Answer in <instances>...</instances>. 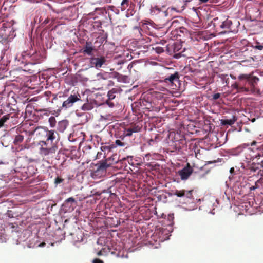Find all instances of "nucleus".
Instances as JSON below:
<instances>
[{"instance_id":"obj_1","label":"nucleus","mask_w":263,"mask_h":263,"mask_svg":"<svg viewBox=\"0 0 263 263\" xmlns=\"http://www.w3.org/2000/svg\"><path fill=\"white\" fill-rule=\"evenodd\" d=\"M53 99H59L60 101H63L62 106L59 108L57 111H54L55 112L52 113L53 115L56 116L59 115L61 110H66L68 108L72 107L74 103L79 101H81L80 96L75 93L71 94L69 96H67L65 95H60L58 96L56 95Z\"/></svg>"},{"instance_id":"obj_2","label":"nucleus","mask_w":263,"mask_h":263,"mask_svg":"<svg viewBox=\"0 0 263 263\" xmlns=\"http://www.w3.org/2000/svg\"><path fill=\"white\" fill-rule=\"evenodd\" d=\"M110 166V164H108L107 160L99 161L96 164H95V168L91 171V176L94 179L100 178L101 176H104L107 171V169Z\"/></svg>"},{"instance_id":"obj_3","label":"nucleus","mask_w":263,"mask_h":263,"mask_svg":"<svg viewBox=\"0 0 263 263\" xmlns=\"http://www.w3.org/2000/svg\"><path fill=\"white\" fill-rule=\"evenodd\" d=\"M77 203L78 202L74 197H71L67 198L64 200L61 206L59 211L60 213L61 214H64L66 213L71 212L74 210Z\"/></svg>"},{"instance_id":"obj_4","label":"nucleus","mask_w":263,"mask_h":263,"mask_svg":"<svg viewBox=\"0 0 263 263\" xmlns=\"http://www.w3.org/2000/svg\"><path fill=\"white\" fill-rule=\"evenodd\" d=\"M238 78L243 84L247 83L251 86H254L259 81V78L257 76L251 74H241Z\"/></svg>"},{"instance_id":"obj_5","label":"nucleus","mask_w":263,"mask_h":263,"mask_svg":"<svg viewBox=\"0 0 263 263\" xmlns=\"http://www.w3.org/2000/svg\"><path fill=\"white\" fill-rule=\"evenodd\" d=\"M40 128L43 130L44 133L45 134L47 141H50L51 143H52L53 140L56 138V135H58V133L54 130H48V128L45 126L37 127L36 129Z\"/></svg>"},{"instance_id":"obj_6","label":"nucleus","mask_w":263,"mask_h":263,"mask_svg":"<svg viewBox=\"0 0 263 263\" xmlns=\"http://www.w3.org/2000/svg\"><path fill=\"white\" fill-rule=\"evenodd\" d=\"M250 157H246L247 159H250L254 161L257 165H259L260 168H263V153H257L255 155L249 154Z\"/></svg>"},{"instance_id":"obj_7","label":"nucleus","mask_w":263,"mask_h":263,"mask_svg":"<svg viewBox=\"0 0 263 263\" xmlns=\"http://www.w3.org/2000/svg\"><path fill=\"white\" fill-rule=\"evenodd\" d=\"M247 114L248 120L252 122H254L257 119H258L261 116V114L259 112V110L257 108L249 109L248 112L246 111Z\"/></svg>"},{"instance_id":"obj_8","label":"nucleus","mask_w":263,"mask_h":263,"mask_svg":"<svg viewBox=\"0 0 263 263\" xmlns=\"http://www.w3.org/2000/svg\"><path fill=\"white\" fill-rule=\"evenodd\" d=\"M193 171V168L191 166L184 167L182 169L178 171V174L180 176L181 179L185 180L191 175Z\"/></svg>"},{"instance_id":"obj_9","label":"nucleus","mask_w":263,"mask_h":263,"mask_svg":"<svg viewBox=\"0 0 263 263\" xmlns=\"http://www.w3.org/2000/svg\"><path fill=\"white\" fill-rule=\"evenodd\" d=\"M83 52L89 55L92 56L95 50V47L90 42H86L83 47Z\"/></svg>"},{"instance_id":"obj_10","label":"nucleus","mask_w":263,"mask_h":263,"mask_svg":"<svg viewBox=\"0 0 263 263\" xmlns=\"http://www.w3.org/2000/svg\"><path fill=\"white\" fill-rule=\"evenodd\" d=\"M91 58L94 62L95 68L97 69L101 68L106 61L105 58L103 56H100L99 57H92Z\"/></svg>"},{"instance_id":"obj_11","label":"nucleus","mask_w":263,"mask_h":263,"mask_svg":"<svg viewBox=\"0 0 263 263\" xmlns=\"http://www.w3.org/2000/svg\"><path fill=\"white\" fill-rule=\"evenodd\" d=\"M179 79V73L178 71H175L174 73L168 76L164 79V81L166 83L169 82L171 86H172L173 84L175 82H178Z\"/></svg>"},{"instance_id":"obj_12","label":"nucleus","mask_w":263,"mask_h":263,"mask_svg":"<svg viewBox=\"0 0 263 263\" xmlns=\"http://www.w3.org/2000/svg\"><path fill=\"white\" fill-rule=\"evenodd\" d=\"M26 55L31 58L34 61V62L31 63L32 64H36L37 63H40L42 61V57L40 54L38 53L37 52H33V53L32 54H30V53L27 54L26 52H25L24 53H22L23 57H25L26 56Z\"/></svg>"},{"instance_id":"obj_13","label":"nucleus","mask_w":263,"mask_h":263,"mask_svg":"<svg viewBox=\"0 0 263 263\" xmlns=\"http://www.w3.org/2000/svg\"><path fill=\"white\" fill-rule=\"evenodd\" d=\"M58 147L55 145H52L51 147H44L43 145H41V147L40 148L41 153L45 156L48 155L50 153H54L55 151L57 150Z\"/></svg>"},{"instance_id":"obj_14","label":"nucleus","mask_w":263,"mask_h":263,"mask_svg":"<svg viewBox=\"0 0 263 263\" xmlns=\"http://www.w3.org/2000/svg\"><path fill=\"white\" fill-rule=\"evenodd\" d=\"M169 11L170 8H168V9L166 11H162L157 6H155L154 7L152 8L151 9V13L152 15L159 14L160 16L167 17L168 15Z\"/></svg>"},{"instance_id":"obj_15","label":"nucleus","mask_w":263,"mask_h":263,"mask_svg":"<svg viewBox=\"0 0 263 263\" xmlns=\"http://www.w3.org/2000/svg\"><path fill=\"white\" fill-rule=\"evenodd\" d=\"M69 122L67 120H62L58 123L57 130L63 133L66 129L68 125Z\"/></svg>"},{"instance_id":"obj_16","label":"nucleus","mask_w":263,"mask_h":263,"mask_svg":"<svg viewBox=\"0 0 263 263\" xmlns=\"http://www.w3.org/2000/svg\"><path fill=\"white\" fill-rule=\"evenodd\" d=\"M174 219V213H170L167 215V220L168 221L169 223L167 224V228L166 229L167 231L169 233H171L173 231V226L174 224V222L173 221Z\"/></svg>"},{"instance_id":"obj_17","label":"nucleus","mask_w":263,"mask_h":263,"mask_svg":"<svg viewBox=\"0 0 263 263\" xmlns=\"http://www.w3.org/2000/svg\"><path fill=\"white\" fill-rule=\"evenodd\" d=\"M236 121V119L234 117H233L232 119H222L220 120V123L223 126H231L233 125Z\"/></svg>"},{"instance_id":"obj_18","label":"nucleus","mask_w":263,"mask_h":263,"mask_svg":"<svg viewBox=\"0 0 263 263\" xmlns=\"http://www.w3.org/2000/svg\"><path fill=\"white\" fill-rule=\"evenodd\" d=\"M232 24V21L227 19L222 22L221 24L220 25V27L221 29H230Z\"/></svg>"},{"instance_id":"obj_19","label":"nucleus","mask_w":263,"mask_h":263,"mask_svg":"<svg viewBox=\"0 0 263 263\" xmlns=\"http://www.w3.org/2000/svg\"><path fill=\"white\" fill-rule=\"evenodd\" d=\"M94 108L93 104L92 103H84L81 107V108L82 110L84 111H88L91 110Z\"/></svg>"},{"instance_id":"obj_20","label":"nucleus","mask_w":263,"mask_h":263,"mask_svg":"<svg viewBox=\"0 0 263 263\" xmlns=\"http://www.w3.org/2000/svg\"><path fill=\"white\" fill-rule=\"evenodd\" d=\"M117 92V90L116 88H112L107 93L108 100H112L116 97L115 93Z\"/></svg>"},{"instance_id":"obj_21","label":"nucleus","mask_w":263,"mask_h":263,"mask_svg":"<svg viewBox=\"0 0 263 263\" xmlns=\"http://www.w3.org/2000/svg\"><path fill=\"white\" fill-rule=\"evenodd\" d=\"M193 190H189V191H186L183 190V193L184 194V197L186 199L191 200L193 199V195H192V192Z\"/></svg>"},{"instance_id":"obj_22","label":"nucleus","mask_w":263,"mask_h":263,"mask_svg":"<svg viewBox=\"0 0 263 263\" xmlns=\"http://www.w3.org/2000/svg\"><path fill=\"white\" fill-rule=\"evenodd\" d=\"M256 207L258 206L261 210L263 211V198L259 197L256 200L255 199Z\"/></svg>"},{"instance_id":"obj_23","label":"nucleus","mask_w":263,"mask_h":263,"mask_svg":"<svg viewBox=\"0 0 263 263\" xmlns=\"http://www.w3.org/2000/svg\"><path fill=\"white\" fill-rule=\"evenodd\" d=\"M24 140V136L21 135H17L15 136L14 141L13 143L15 145H17L20 143L22 142Z\"/></svg>"},{"instance_id":"obj_24","label":"nucleus","mask_w":263,"mask_h":263,"mask_svg":"<svg viewBox=\"0 0 263 263\" xmlns=\"http://www.w3.org/2000/svg\"><path fill=\"white\" fill-rule=\"evenodd\" d=\"M95 10L98 14L103 16H105L107 13L106 10L104 8H96Z\"/></svg>"},{"instance_id":"obj_25","label":"nucleus","mask_w":263,"mask_h":263,"mask_svg":"<svg viewBox=\"0 0 263 263\" xmlns=\"http://www.w3.org/2000/svg\"><path fill=\"white\" fill-rule=\"evenodd\" d=\"M259 165H257L255 162H254L252 165H249V168L251 172H256L258 170H259L260 167H259Z\"/></svg>"},{"instance_id":"obj_26","label":"nucleus","mask_w":263,"mask_h":263,"mask_svg":"<svg viewBox=\"0 0 263 263\" xmlns=\"http://www.w3.org/2000/svg\"><path fill=\"white\" fill-rule=\"evenodd\" d=\"M101 193L100 192L96 190H93L91 192L90 194L88 195V197H96V198H94L95 202H96V200L98 199V197L101 195Z\"/></svg>"},{"instance_id":"obj_27","label":"nucleus","mask_w":263,"mask_h":263,"mask_svg":"<svg viewBox=\"0 0 263 263\" xmlns=\"http://www.w3.org/2000/svg\"><path fill=\"white\" fill-rule=\"evenodd\" d=\"M119 76L117 78L118 82L126 83L128 79V77L125 75H122L118 74Z\"/></svg>"},{"instance_id":"obj_28","label":"nucleus","mask_w":263,"mask_h":263,"mask_svg":"<svg viewBox=\"0 0 263 263\" xmlns=\"http://www.w3.org/2000/svg\"><path fill=\"white\" fill-rule=\"evenodd\" d=\"M116 147L115 146H114V145H109V146H102L101 147H100V149L102 151V152H106V151H108V152H110L112 148Z\"/></svg>"},{"instance_id":"obj_29","label":"nucleus","mask_w":263,"mask_h":263,"mask_svg":"<svg viewBox=\"0 0 263 263\" xmlns=\"http://www.w3.org/2000/svg\"><path fill=\"white\" fill-rule=\"evenodd\" d=\"M252 48L254 49L258 50H263V43H260L259 42H256L255 45L252 46Z\"/></svg>"},{"instance_id":"obj_30","label":"nucleus","mask_w":263,"mask_h":263,"mask_svg":"<svg viewBox=\"0 0 263 263\" xmlns=\"http://www.w3.org/2000/svg\"><path fill=\"white\" fill-rule=\"evenodd\" d=\"M48 122L49 123V124H50V126L51 127L53 128L55 126L57 121L55 119V117H52V116L50 117L48 119Z\"/></svg>"},{"instance_id":"obj_31","label":"nucleus","mask_w":263,"mask_h":263,"mask_svg":"<svg viewBox=\"0 0 263 263\" xmlns=\"http://www.w3.org/2000/svg\"><path fill=\"white\" fill-rule=\"evenodd\" d=\"M183 190H175L172 194L173 195H175L178 197H184V194L183 192Z\"/></svg>"},{"instance_id":"obj_32","label":"nucleus","mask_w":263,"mask_h":263,"mask_svg":"<svg viewBox=\"0 0 263 263\" xmlns=\"http://www.w3.org/2000/svg\"><path fill=\"white\" fill-rule=\"evenodd\" d=\"M44 15H45V14H43V15H42L41 16L37 15L35 18V22L36 23L40 24L41 27L42 23L43 22Z\"/></svg>"},{"instance_id":"obj_33","label":"nucleus","mask_w":263,"mask_h":263,"mask_svg":"<svg viewBox=\"0 0 263 263\" xmlns=\"http://www.w3.org/2000/svg\"><path fill=\"white\" fill-rule=\"evenodd\" d=\"M166 51L167 53L170 55L174 53L173 44H168L166 47Z\"/></svg>"},{"instance_id":"obj_34","label":"nucleus","mask_w":263,"mask_h":263,"mask_svg":"<svg viewBox=\"0 0 263 263\" xmlns=\"http://www.w3.org/2000/svg\"><path fill=\"white\" fill-rule=\"evenodd\" d=\"M154 50L155 52L158 54H161L164 51V48L160 46L156 47L154 48Z\"/></svg>"},{"instance_id":"obj_35","label":"nucleus","mask_w":263,"mask_h":263,"mask_svg":"<svg viewBox=\"0 0 263 263\" xmlns=\"http://www.w3.org/2000/svg\"><path fill=\"white\" fill-rule=\"evenodd\" d=\"M6 50H2L1 51V53L0 54V62H1V64H5L4 63V57H5V54Z\"/></svg>"},{"instance_id":"obj_36","label":"nucleus","mask_w":263,"mask_h":263,"mask_svg":"<svg viewBox=\"0 0 263 263\" xmlns=\"http://www.w3.org/2000/svg\"><path fill=\"white\" fill-rule=\"evenodd\" d=\"M133 133V131L130 128H127L124 131V136H130Z\"/></svg>"},{"instance_id":"obj_37","label":"nucleus","mask_w":263,"mask_h":263,"mask_svg":"<svg viewBox=\"0 0 263 263\" xmlns=\"http://www.w3.org/2000/svg\"><path fill=\"white\" fill-rule=\"evenodd\" d=\"M173 52L175 53L176 51H178L180 49V45L173 43Z\"/></svg>"},{"instance_id":"obj_38","label":"nucleus","mask_w":263,"mask_h":263,"mask_svg":"<svg viewBox=\"0 0 263 263\" xmlns=\"http://www.w3.org/2000/svg\"><path fill=\"white\" fill-rule=\"evenodd\" d=\"M50 22V20L48 17H44L43 22L42 23V27H43L47 24H49Z\"/></svg>"},{"instance_id":"obj_39","label":"nucleus","mask_w":263,"mask_h":263,"mask_svg":"<svg viewBox=\"0 0 263 263\" xmlns=\"http://www.w3.org/2000/svg\"><path fill=\"white\" fill-rule=\"evenodd\" d=\"M242 151V148L240 147H237L236 149L233 151L232 155H238Z\"/></svg>"},{"instance_id":"obj_40","label":"nucleus","mask_w":263,"mask_h":263,"mask_svg":"<svg viewBox=\"0 0 263 263\" xmlns=\"http://www.w3.org/2000/svg\"><path fill=\"white\" fill-rule=\"evenodd\" d=\"M218 77L222 80V81H225V83H227V80L228 79V75L224 74H219Z\"/></svg>"},{"instance_id":"obj_41","label":"nucleus","mask_w":263,"mask_h":263,"mask_svg":"<svg viewBox=\"0 0 263 263\" xmlns=\"http://www.w3.org/2000/svg\"><path fill=\"white\" fill-rule=\"evenodd\" d=\"M63 179L59 177H57L54 179V184L57 185L58 184L62 183Z\"/></svg>"},{"instance_id":"obj_42","label":"nucleus","mask_w":263,"mask_h":263,"mask_svg":"<svg viewBox=\"0 0 263 263\" xmlns=\"http://www.w3.org/2000/svg\"><path fill=\"white\" fill-rule=\"evenodd\" d=\"M122 178L117 177L112 181V184L114 185V184H116V183H120L122 182Z\"/></svg>"},{"instance_id":"obj_43","label":"nucleus","mask_w":263,"mask_h":263,"mask_svg":"<svg viewBox=\"0 0 263 263\" xmlns=\"http://www.w3.org/2000/svg\"><path fill=\"white\" fill-rule=\"evenodd\" d=\"M115 144L117 146H122V147L124 146L125 145V143L124 142H122L120 140H116L115 141Z\"/></svg>"},{"instance_id":"obj_44","label":"nucleus","mask_w":263,"mask_h":263,"mask_svg":"<svg viewBox=\"0 0 263 263\" xmlns=\"http://www.w3.org/2000/svg\"><path fill=\"white\" fill-rule=\"evenodd\" d=\"M88 60H89V64H88L89 67V68H95V64L92 59V58L90 57V58H88Z\"/></svg>"},{"instance_id":"obj_45","label":"nucleus","mask_w":263,"mask_h":263,"mask_svg":"<svg viewBox=\"0 0 263 263\" xmlns=\"http://www.w3.org/2000/svg\"><path fill=\"white\" fill-rule=\"evenodd\" d=\"M258 181L257 182H255L254 185H252L251 186H250L249 187V190L250 191H254L255 190H256V189L259 187V185H258Z\"/></svg>"},{"instance_id":"obj_46","label":"nucleus","mask_w":263,"mask_h":263,"mask_svg":"<svg viewBox=\"0 0 263 263\" xmlns=\"http://www.w3.org/2000/svg\"><path fill=\"white\" fill-rule=\"evenodd\" d=\"M111 100H107L105 101V104H107L109 107L113 108L115 106V104L113 102L110 101Z\"/></svg>"},{"instance_id":"obj_47","label":"nucleus","mask_w":263,"mask_h":263,"mask_svg":"<svg viewBox=\"0 0 263 263\" xmlns=\"http://www.w3.org/2000/svg\"><path fill=\"white\" fill-rule=\"evenodd\" d=\"M94 24H95V25H94L95 26H96V27L97 28L102 27V24L101 21H95Z\"/></svg>"},{"instance_id":"obj_48","label":"nucleus","mask_w":263,"mask_h":263,"mask_svg":"<svg viewBox=\"0 0 263 263\" xmlns=\"http://www.w3.org/2000/svg\"><path fill=\"white\" fill-rule=\"evenodd\" d=\"M130 129L133 131V133H138L140 131V128L138 126H134L130 128Z\"/></svg>"},{"instance_id":"obj_49","label":"nucleus","mask_w":263,"mask_h":263,"mask_svg":"<svg viewBox=\"0 0 263 263\" xmlns=\"http://www.w3.org/2000/svg\"><path fill=\"white\" fill-rule=\"evenodd\" d=\"M220 96H221V94L219 92L214 93L213 95V99L214 100H217L218 99H219L220 98Z\"/></svg>"},{"instance_id":"obj_50","label":"nucleus","mask_w":263,"mask_h":263,"mask_svg":"<svg viewBox=\"0 0 263 263\" xmlns=\"http://www.w3.org/2000/svg\"><path fill=\"white\" fill-rule=\"evenodd\" d=\"M92 263H104L103 261L100 258H96L93 259Z\"/></svg>"},{"instance_id":"obj_51","label":"nucleus","mask_w":263,"mask_h":263,"mask_svg":"<svg viewBox=\"0 0 263 263\" xmlns=\"http://www.w3.org/2000/svg\"><path fill=\"white\" fill-rule=\"evenodd\" d=\"M49 143V141H47V139L45 141H41L39 143V144L43 145V146H47V145Z\"/></svg>"},{"instance_id":"obj_52","label":"nucleus","mask_w":263,"mask_h":263,"mask_svg":"<svg viewBox=\"0 0 263 263\" xmlns=\"http://www.w3.org/2000/svg\"><path fill=\"white\" fill-rule=\"evenodd\" d=\"M9 119V117L8 116H4L1 119V121L3 120L2 124H4L5 122H6L7 120Z\"/></svg>"},{"instance_id":"obj_53","label":"nucleus","mask_w":263,"mask_h":263,"mask_svg":"<svg viewBox=\"0 0 263 263\" xmlns=\"http://www.w3.org/2000/svg\"><path fill=\"white\" fill-rule=\"evenodd\" d=\"M97 78L99 79H105V78H104V74L102 73H98L97 74Z\"/></svg>"},{"instance_id":"obj_54","label":"nucleus","mask_w":263,"mask_h":263,"mask_svg":"<svg viewBox=\"0 0 263 263\" xmlns=\"http://www.w3.org/2000/svg\"><path fill=\"white\" fill-rule=\"evenodd\" d=\"M240 167L243 169H246L247 168H249V164L245 165L243 163H240Z\"/></svg>"},{"instance_id":"obj_55","label":"nucleus","mask_w":263,"mask_h":263,"mask_svg":"<svg viewBox=\"0 0 263 263\" xmlns=\"http://www.w3.org/2000/svg\"><path fill=\"white\" fill-rule=\"evenodd\" d=\"M148 143L149 145H153L154 143H156V141L155 140L151 139L148 141Z\"/></svg>"},{"instance_id":"obj_56","label":"nucleus","mask_w":263,"mask_h":263,"mask_svg":"<svg viewBox=\"0 0 263 263\" xmlns=\"http://www.w3.org/2000/svg\"><path fill=\"white\" fill-rule=\"evenodd\" d=\"M5 238L4 236V235H0V242H5Z\"/></svg>"},{"instance_id":"obj_57","label":"nucleus","mask_w":263,"mask_h":263,"mask_svg":"<svg viewBox=\"0 0 263 263\" xmlns=\"http://www.w3.org/2000/svg\"><path fill=\"white\" fill-rule=\"evenodd\" d=\"M107 193H109L111 195H114L115 194L112 193V186L108 188L107 190Z\"/></svg>"},{"instance_id":"obj_58","label":"nucleus","mask_w":263,"mask_h":263,"mask_svg":"<svg viewBox=\"0 0 263 263\" xmlns=\"http://www.w3.org/2000/svg\"><path fill=\"white\" fill-rule=\"evenodd\" d=\"M180 57V53H176L174 55V58L178 59Z\"/></svg>"},{"instance_id":"obj_59","label":"nucleus","mask_w":263,"mask_h":263,"mask_svg":"<svg viewBox=\"0 0 263 263\" xmlns=\"http://www.w3.org/2000/svg\"><path fill=\"white\" fill-rule=\"evenodd\" d=\"M129 0H123L121 2V5H123L124 4H127L128 3Z\"/></svg>"},{"instance_id":"obj_60","label":"nucleus","mask_w":263,"mask_h":263,"mask_svg":"<svg viewBox=\"0 0 263 263\" xmlns=\"http://www.w3.org/2000/svg\"><path fill=\"white\" fill-rule=\"evenodd\" d=\"M55 206V204H49L48 205V209H50L51 210H52L53 208Z\"/></svg>"},{"instance_id":"obj_61","label":"nucleus","mask_w":263,"mask_h":263,"mask_svg":"<svg viewBox=\"0 0 263 263\" xmlns=\"http://www.w3.org/2000/svg\"><path fill=\"white\" fill-rule=\"evenodd\" d=\"M234 172H235V170H234V167H232L230 168V173H231V175L234 174Z\"/></svg>"},{"instance_id":"obj_62","label":"nucleus","mask_w":263,"mask_h":263,"mask_svg":"<svg viewBox=\"0 0 263 263\" xmlns=\"http://www.w3.org/2000/svg\"><path fill=\"white\" fill-rule=\"evenodd\" d=\"M54 20H52L50 21V22L49 23V26L50 27L52 26L54 24Z\"/></svg>"},{"instance_id":"obj_63","label":"nucleus","mask_w":263,"mask_h":263,"mask_svg":"<svg viewBox=\"0 0 263 263\" xmlns=\"http://www.w3.org/2000/svg\"><path fill=\"white\" fill-rule=\"evenodd\" d=\"M233 86L234 88L238 89V84L236 83L233 84Z\"/></svg>"},{"instance_id":"obj_64","label":"nucleus","mask_w":263,"mask_h":263,"mask_svg":"<svg viewBox=\"0 0 263 263\" xmlns=\"http://www.w3.org/2000/svg\"><path fill=\"white\" fill-rule=\"evenodd\" d=\"M101 2H103V3H110L111 1L110 0H101Z\"/></svg>"}]
</instances>
